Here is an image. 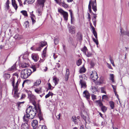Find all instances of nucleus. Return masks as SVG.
<instances>
[{"label": "nucleus", "mask_w": 129, "mask_h": 129, "mask_svg": "<svg viewBox=\"0 0 129 129\" xmlns=\"http://www.w3.org/2000/svg\"><path fill=\"white\" fill-rule=\"evenodd\" d=\"M92 6V8L93 11L95 12H96L97 11L96 3V0H90L89 2V4L88 6V9L89 12L91 13L93 15V16L92 18V21L93 24L95 27L96 26V22L97 20L96 18L97 17V14H94L93 13L91 10V6Z\"/></svg>", "instance_id": "1"}, {"label": "nucleus", "mask_w": 129, "mask_h": 129, "mask_svg": "<svg viewBox=\"0 0 129 129\" xmlns=\"http://www.w3.org/2000/svg\"><path fill=\"white\" fill-rule=\"evenodd\" d=\"M37 106H34V108H32V107L29 106L26 110V114H25L23 119L24 121H28V119H33L37 113Z\"/></svg>", "instance_id": "2"}, {"label": "nucleus", "mask_w": 129, "mask_h": 129, "mask_svg": "<svg viewBox=\"0 0 129 129\" xmlns=\"http://www.w3.org/2000/svg\"><path fill=\"white\" fill-rule=\"evenodd\" d=\"M32 72L30 69H25L21 72V77L23 79H26L31 74Z\"/></svg>", "instance_id": "3"}, {"label": "nucleus", "mask_w": 129, "mask_h": 129, "mask_svg": "<svg viewBox=\"0 0 129 129\" xmlns=\"http://www.w3.org/2000/svg\"><path fill=\"white\" fill-rule=\"evenodd\" d=\"M20 80L18 79L16 82L15 85H14V77L11 78L10 80V82L12 84V85L13 86V89L18 90V87L19 85L20 82Z\"/></svg>", "instance_id": "4"}, {"label": "nucleus", "mask_w": 129, "mask_h": 129, "mask_svg": "<svg viewBox=\"0 0 129 129\" xmlns=\"http://www.w3.org/2000/svg\"><path fill=\"white\" fill-rule=\"evenodd\" d=\"M28 98L30 101L32 102L34 106H37L36 103L35 102L36 100L35 96L31 93L28 94Z\"/></svg>", "instance_id": "5"}, {"label": "nucleus", "mask_w": 129, "mask_h": 129, "mask_svg": "<svg viewBox=\"0 0 129 129\" xmlns=\"http://www.w3.org/2000/svg\"><path fill=\"white\" fill-rule=\"evenodd\" d=\"M81 116L84 120L86 123H89L90 122V119L87 112H82L81 113Z\"/></svg>", "instance_id": "6"}, {"label": "nucleus", "mask_w": 129, "mask_h": 129, "mask_svg": "<svg viewBox=\"0 0 129 129\" xmlns=\"http://www.w3.org/2000/svg\"><path fill=\"white\" fill-rule=\"evenodd\" d=\"M58 11L63 16L64 19L66 21L68 20V13L64 11L61 9H58Z\"/></svg>", "instance_id": "7"}, {"label": "nucleus", "mask_w": 129, "mask_h": 129, "mask_svg": "<svg viewBox=\"0 0 129 129\" xmlns=\"http://www.w3.org/2000/svg\"><path fill=\"white\" fill-rule=\"evenodd\" d=\"M92 73L90 74V77L94 80H96L98 78V74L96 71H92Z\"/></svg>", "instance_id": "8"}, {"label": "nucleus", "mask_w": 129, "mask_h": 129, "mask_svg": "<svg viewBox=\"0 0 129 129\" xmlns=\"http://www.w3.org/2000/svg\"><path fill=\"white\" fill-rule=\"evenodd\" d=\"M25 123L22 124L21 127V129H29V125L28 123V121L26 122L24 121Z\"/></svg>", "instance_id": "9"}, {"label": "nucleus", "mask_w": 129, "mask_h": 129, "mask_svg": "<svg viewBox=\"0 0 129 129\" xmlns=\"http://www.w3.org/2000/svg\"><path fill=\"white\" fill-rule=\"evenodd\" d=\"M18 90H13V92H14V97L16 99H18L20 96L21 93L18 92Z\"/></svg>", "instance_id": "10"}, {"label": "nucleus", "mask_w": 129, "mask_h": 129, "mask_svg": "<svg viewBox=\"0 0 129 129\" xmlns=\"http://www.w3.org/2000/svg\"><path fill=\"white\" fill-rule=\"evenodd\" d=\"M38 124V121L37 120H33L31 122V125L34 129H36Z\"/></svg>", "instance_id": "11"}, {"label": "nucleus", "mask_w": 129, "mask_h": 129, "mask_svg": "<svg viewBox=\"0 0 129 129\" xmlns=\"http://www.w3.org/2000/svg\"><path fill=\"white\" fill-rule=\"evenodd\" d=\"M80 83L81 85V88H85L86 87V83L82 79V80L80 79Z\"/></svg>", "instance_id": "12"}, {"label": "nucleus", "mask_w": 129, "mask_h": 129, "mask_svg": "<svg viewBox=\"0 0 129 129\" xmlns=\"http://www.w3.org/2000/svg\"><path fill=\"white\" fill-rule=\"evenodd\" d=\"M31 57L32 59L35 62L37 61L39 59V57L37 54L33 53L31 55Z\"/></svg>", "instance_id": "13"}, {"label": "nucleus", "mask_w": 129, "mask_h": 129, "mask_svg": "<svg viewBox=\"0 0 129 129\" xmlns=\"http://www.w3.org/2000/svg\"><path fill=\"white\" fill-rule=\"evenodd\" d=\"M46 1V0H37L38 5L43 7L44 6V4Z\"/></svg>", "instance_id": "14"}, {"label": "nucleus", "mask_w": 129, "mask_h": 129, "mask_svg": "<svg viewBox=\"0 0 129 129\" xmlns=\"http://www.w3.org/2000/svg\"><path fill=\"white\" fill-rule=\"evenodd\" d=\"M70 32L71 34H74L75 33V28L74 26H71L69 28Z\"/></svg>", "instance_id": "15"}, {"label": "nucleus", "mask_w": 129, "mask_h": 129, "mask_svg": "<svg viewBox=\"0 0 129 129\" xmlns=\"http://www.w3.org/2000/svg\"><path fill=\"white\" fill-rule=\"evenodd\" d=\"M83 96L85 97L87 99H88L90 97V95L88 91L87 90L83 92Z\"/></svg>", "instance_id": "16"}, {"label": "nucleus", "mask_w": 129, "mask_h": 129, "mask_svg": "<svg viewBox=\"0 0 129 129\" xmlns=\"http://www.w3.org/2000/svg\"><path fill=\"white\" fill-rule=\"evenodd\" d=\"M16 63L14 64L11 68H9V71L13 72L15 71L16 69Z\"/></svg>", "instance_id": "17"}, {"label": "nucleus", "mask_w": 129, "mask_h": 129, "mask_svg": "<svg viewBox=\"0 0 129 129\" xmlns=\"http://www.w3.org/2000/svg\"><path fill=\"white\" fill-rule=\"evenodd\" d=\"M69 71L68 69H67L66 70V73L65 76V80L67 81L69 78Z\"/></svg>", "instance_id": "18"}, {"label": "nucleus", "mask_w": 129, "mask_h": 129, "mask_svg": "<svg viewBox=\"0 0 129 129\" xmlns=\"http://www.w3.org/2000/svg\"><path fill=\"white\" fill-rule=\"evenodd\" d=\"M42 7H41V8L40 9H38L37 10V13L38 14V15L39 16H41L42 14Z\"/></svg>", "instance_id": "19"}, {"label": "nucleus", "mask_w": 129, "mask_h": 129, "mask_svg": "<svg viewBox=\"0 0 129 129\" xmlns=\"http://www.w3.org/2000/svg\"><path fill=\"white\" fill-rule=\"evenodd\" d=\"M58 79L56 77H53V81L55 83V85H56L58 83L59 81Z\"/></svg>", "instance_id": "20"}, {"label": "nucleus", "mask_w": 129, "mask_h": 129, "mask_svg": "<svg viewBox=\"0 0 129 129\" xmlns=\"http://www.w3.org/2000/svg\"><path fill=\"white\" fill-rule=\"evenodd\" d=\"M41 87L36 88L35 89V91L37 93L39 94L41 92Z\"/></svg>", "instance_id": "21"}, {"label": "nucleus", "mask_w": 129, "mask_h": 129, "mask_svg": "<svg viewBox=\"0 0 129 129\" xmlns=\"http://www.w3.org/2000/svg\"><path fill=\"white\" fill-rule=\"evenodd\" d=\"M81 50L86 55V52H87L88 49L87 47L84 46V47L81 49Z\"/></svg>", "instance_id": "22"}, {"label": "nucleus", "mask_w": 129, "mask_h": 129, "mask_svg": "<svg viewBox=\"0 0 129 129\" xmlns=\"http://www.w3.org/2000/svg\"><path fill=\"white\" fill-rule=\"evenodd\" d=\"M109 104L111 107V109H114L115 107L114 103L113 101H110L109 102Z\"/></svg>", "instance_id": "23"}, {"label": "nucleus", "mask_w": 129, "mask_h": 129, "mask_svg": "<svg viewBox=\"0 0 129 129\" xmlns=\"http://www.w3.org/2000/svg\"><path fill=\"white\" fill-rule=\"evenodd\" d=\"M23 37L19 35L16 34L14 37V38L18 40H19L22 39Z\"/></svg>", "instance_id": "24"}, {"label": "nucleus", "mask_w": 129, "mask_h": 129, "mask_svg": "<svg viewBox=\"0 0 129 129\" xmlns=\"http://www.w3.org/2000/svg\"><path fill=\"white\" fill-rule=\"evenodd\" d=\"M47 127L45 125H39L37 128V129H47Z\"/></svg>", "instance_id": "25"}, {"label": "nucleus", "mask_w": 129, "mask_h": 129, "mask_svg": "<svg viewBox=\"0 0 129 129\" xmlns=\"http://www.w3.org/2000/svg\"><path fill=\"white\" fill-rule=\"evenodd\" d=\"M41 82V81L40 79L37 80L35 82L34 84V85L35 86H38L39 85Z\"/></svg>", "instance_id": "26"}, {"label": "nucleus", "mask_w": 129, "mask_h": 129, "mask_svg": "<svg viewBox=\"0 0 129 129\" xmlns=\"http://www.w3.org/2000/svg\"><path fill=\"white\" fill-rule=\"evenodd\" d=\"M86 71L85 68L83 66L81 68L79 71V72L80 73H84Z\"/></svg>", "instance_id": "27"}, {"label": "nucleus", "mask_w": 129, "mask_h": 129, "mask_svg": "<svg viewBox=\"0 0 129 129\" xmlns=\"http://www.w3.org/2000/svg\"><path fill=\"white\" fill-rule=\"evenodd\" d=\"M114 76L113 74H110V79L113 82H114Z\"/></svg>", "instance_id": "28"}, {"label": "nucleus", "mask_w": 129, "mask_h": 129, "mask_svg": "<svg viewBox=\"0 0 129 129\" xmlns=\"http://www.w3.org/2000/svg\"><path fill=\"white\" fill-rule=\"evenodd\" d=\"M29 64L26 63H22L21 65V67L23 68L27 67L29 66Z\"/></svg>", "instance_id": "29"}, {"label": "nucleus", "mask_w": 129, "mask_h": 129, "mask_svg": "<svg viewBox=\"0 0 129 129\" xmlns=\"http://www.w3.org/2000/svg\"><path fill=\"white\" fill-rule=\"evenodd\" d=\"M92 33L94 36L95 37V39H97V34L95 30V29L92 30Z\"/></svg>", "instance_id": "30"}, {"label": "nucleus", "mask_w": 129, "mask_h": 129, "mask_svg": "<svg viewBox=\"0 0 129 129\" xmlns=\"http://www.w3.org/2000/svg\"><path fill=\"white\" fill-rule=\"evenodd\" d=\"M20 12L25 16H27L28 15L27 14V12L25 10H23L21 11Z\"/></svg>", "instance_id": "31"}, {"label": "nucleus", "mask_w": 129, "mask_h": 129, "mask_svg": "<svg viewBox=\"0 0 129 129\" xmlns=\"http://www.w3.org/2000/svg\"><path fill=\"white\" fill-rule=\"evenodd\" d=\"M91 91L93 93H94L96 91L95 87L94 86H92L91 88Z\"/></svg>", "instance_id": "32"}, {"label": "nucleus", "mask_w": 129, "mask_h": 129, "mask_svg": "<svg viewBox=\"0 0 129 129\" xmlns=\"http://www.w3.org/2000/svg\"><path fill=\"white\" fill-rule=\"evenodd\" d=\"M101 109L102 111L105 112L107 110V108L105 106H102L101 107Z\"/></svg>", "instance_id": "33"}, {"label": "nucleus", "mask_w": 129, "mask_h": 129, "mask_svg": "<svg viewBox=\"0 0 129 129\" xmlns=\"http://www.w3.org/2000/svg\"><path fill=\"white\" fill-rule=\"evenodd\" d=\"M47 43L45 42H41V43L40 46L42 47H43L44 46H46L47 45Z\"/></svg>", "instance_id": "34"}, {"label": "nucleus", "mask_w": 129, "mask_h": 129, "mask_svg": "<svg viewBox=\"0 0 129 129\" xmlns=\"http://www.w3.org/2000/svg\"><path fill=\"white\" fill-rule=\"evenodd\" d=\"M46 48L47 47L45 48L44 49L43 51V54L42 55V57H43H43H45L46 56Z\"/></svg>", "instance_id": "35"}, {"label": "nucleus", "mask_w": 129, "mask_h": 129, "mask_svg": "<svg viewBox=\"0 0 129 129\" xmlns=\"http://www.w3.org/2000/svg\"><path fill=\"white\" fill-rule=\"evenodd\" d=\"M31 18L32 20V23L33 24H34V23H35V22H36V21L35 20V16L34 15L32 16L31 17Z\"/></svg>", "instance_id": "36"}, {"label": "nucleus", "mask_w": 129, "mask_h": 129, "mask_svg": "<svg viewBox=\"0 0 129 129\" xmlns=\"http://www.w3.org/2000/svg\"><path fill=\"white\" fill-rule=\"evenodd\" d=\"M53 95V93L51 92H49V93L46 95L45 98H48L50 96H52Z\"/></svg>", "instance_id": "37"}, {"label": "nucleus", "mask_w": 129, "mask_h": 129, "mask_svg": "<svg viewBox=\"0 0 129 129\" xmlns=\"http://www.w3.org/2000/svg\"><path fill=\"white\" fill-rule=\"evenodd\" d=\"M35 0H25V2H27L29 4H32L34 2Z\"/></svg>", "instance_id": "38"}, {"label": "nucleus", "mask_w": 129, "mask_h": 129, "mask_svg": "<svg viewBox=\"0 0 129 129\" xmlns=\"http://www.w3.org/2000/svg\"><path fill=\"white\" fill-rule=\"evenodd\" d=\"M54 41L55 44H57L58 43V38L57 37L55 38L54 40Z\"/></svg>", "instance_id": "39"}, {"label": "nucleus", "mask_w": 129, "mask_h": 129, "mask_svg": "<svg viewBox=\"0 0 129 129\" xmlns=\"http://www.w3.org/2000/svg\"><path fill=\"white\" fill-rule=\"evenodd\" d=\"M36 110H37V112H38L39 114H40V113H41V109H40V107L39 106V105L38 106V108H37V107Z\"/></svg>", "instance_id": "40"}, {"label": "nucleus", "mask_w": 129, "mask_h": 129, "mask_svg": "<svg viewBox=\"0 0 129 129\" xmlns=\"http://www.w3.org/2000/svg\"><path fill=\"white\" fill-rule=\"evenodd\" d=\"M111 86L113 88V91L114 93H116V86L115 85H111Z\"/></svg>", "instance_id": "41"}, {"label": "nucleus", "mask_w": 129, "mask_h": 129, "mask_svg": "<svg viewBox=\"0 0 129 129\" xmlns=\"http://www.w3.org/2000/svg\"><path fill=\"white\" fill-rule=\"evenodd\" d=\"M92 39H93V41L96 44V45H98L99 44V42H98V39H95L94 38H92Z\"/></svg>", "instance_id": "42"}, {"label": "nucleus", "mask_w": 129, "mask_h": 129, "mask_svg": "<svg viewBox=\"0 0 129 129\" xmlns=\"http://www.w3.org/2000/svg\"><path fill=\"white\" fill-rule=\"evenodd\" d=\"M82 63L81 60V59H79L78 61L77 62L76 64L78 66H79Z\"/></svg>", "instance_id": "43"}, {"label": "nucleus", "mask_w": 129, "mask_h": 129, "mask_svg": "<svg viewBox=\"0 0 129 129\" xmlns=\"http://www.w3.org/2000/svg\"><path fill=\"white\" fill-rule=\"evenodd\" d=\"M72 119L73 121L75 123H76L77 122L76 121V117L75 116H73L72 117Z\"/></svg>", "instance_id": "44"}, {"label": "nucleus", "mask_w": 129, "mask_h": 129, "mask_svg": "<svg viewBox=\"0 0 129 129\" xmlns=\"http://www.w3.org/2000/svg\"><path fill=\"white\" fill-rule=\"evenodd\" d=\"M23 59H26L27 60H28V55L27 54L24 55L23 56Z\"/></svg>", "instance_id": "45"}, {"label": "nucleus", "mask_w": 129, "mask_h": 129, "mask_svg": "<svg viewBox=\"0 0 129 129\" xmlns=\"http://www.w3.org/2000/svg\"><path fill=\"white\" fill-rule=\"evenodd\" d=\"M20 96H21L20 99H22L25 98V95L24 94L20 93Z\"/></svg>", "instance_id": "46"}, {"label": "nucleus", "mask_w": 129, "mask_h": 129, "mask_svg": "<svg viewBox=\"0 0 129 129\" xmlns=\"http://www.w3.org/2000/svg\"><path fill=\"white\" fill-rule=\"evenodd\" d=\"M29 22L27 21H26L25 22L24 24L26 28H27L28 27L29 25Z\"/></svg>", "instance_id": "47"}, {"label": "nucleus", "mask_w": 129, "mask_h": 129, "mask_svg": "<svg viewBox=\"0 0 129 129\" xmlns=\"http://www.w3.org/2000/svg\"><path fill=\"white\" fill-rule=\"evenodd\" d=\"M101 92L105 93H106V92L105 91L104 88L102 87L101 88Z\"/></svg>", "instance_id": "48"}, {"label": "nucleus", "mask_w": 129, "mask_h": 129, "mask_svg": "<svg viewBox=\"0 0 129 129\" xmlns=\"http://www.w3.org/2000/svg\"><path fill=\"white\" fill-rule=\"evenodd\" d=\"M12 6L15 9V10H16L18 8V6L17 4L16 3L14 5H12Z\"/></svg>", "instance_id": "49"}, {"label": "nucleus", "mask_w": 129, "mask_h": 129, "mask_svg": "<svg viewBox=\"0 0 129 129\" xmlns=\"http://www.w3.org/2000/svg\"><path fill=\"white\" fill-rule=\"evenodd\" d=\"M89 24H90V26L92 30H93L94 29H95V28L94 27L92 26V24L91 22H90V21L89 22Z\"/></svg>", "instance_id": "50"}, {"label": "nucleus", "mask_w": 129, "mask_h": 129, "mask_svg": "<svg viewBox=\"0 0 129 129\" xmlns=\"http://www.w3.org/2000/svg\"><path fill=\"white\" fill-rule=\"evenodd\" d=\"M91 97L92 99L93 100H94L96 99V96L93 94H92L91 95Z\"/></svg>", "instance_id": "51"}, {"label": "nucleus", "mask_w": 129, "mask_h": 129, "mask_svg": "<svg viewBox=\"0 0 129 129\" xmlns=\"http://www.w3.org/2000/svg\"><path fill=\"white\" fill-rule=\"evenodd\" d=\"M103 83V80L102 79L101 80L98 82L97 84L98 85H100V84L102 83Z\"/></svg>", "instance_id": "52"}, {"label": "nucleus", "mask_w": 129, "mask_h": 129, "mask_svg": "<svg viewBox=\"0 0 129 129\" xmlns=\"http://www.w3.org/2000/svg\"><path fill=\"white\" fill-rule=\"evenodd\" d=\"M4 76L5 79H7L8 77V74H5L4 75Z\"/></svg>", "instance_id": "53"}, {"label": "nucleus", "mask_w": 129, "mask_h": 129, "mask_svg": "<svg viewBox=\"0 0 129 129\" xmlns=\"http://www.w3.org/2000/svg\"><path fill=\"white\" fill-rule=\"evenodd\" d=\"M61 114L60 113L57 116H56V118L58 120H59L60 119Z\"/></svg>", "instance_id": "54"}, {"label": "nucleus", "mask_w": 129, "mask_h": 129, "mask_svg": "<svg viewBox=\"0 0 129 129\" xmlns=\"http://www.w3.org/2000/svg\"><path fill=\"white\" fill-rule=\"evenodd\" d=\"M98 103H99L100 106H103L102 103L100 101H97Z\"/></svg>", "instance_id": "55"}, {"label": "nucleus", "mask_w": 129, "mask_h": 129, "mask_svg": "<svg viewBox=\"0 0 129 129\" xmlns=\"http://www.w3.org/2000/svg\"><path fill=\"white\" fill-rule=\"evenodd\" d=\"M8 0L7 1L6 3V8L7 10H8Z\"/></svg>", "instance_id": "56"}, {"label": "nucleus", "mask_w": 129, "mask_h": 129, "mask_svg": "<svg viewBox=\"0 0 129 129\" xmlns=\"http://www.w3.org/2000/svg\"><path fill=\"white\" fill-rule=\"evenodd\" d=\"M13 129H19L18 126L17 125H15L14 126Z\"/></svg>", "instance_id": "57"}, {"label": "nucleus", "mask_w": 129, "mask_h": 129, "mask_svg": "<svg viewBox=\"0 0 129 129\" xmlns=\"http://www.w3.org/2000/svg\"><path fill=\"white\" fill-rule=\"evenodd\" d=\"M41 47L40 46L39 47L37 48L35 50H36L40 51L41 49Z\"/></svg>", "instance_id": "58"}, {"label": "nucleus", "mask_w": 129, "mask_h": 129, "mask_svg": "<svg viewBox=\"0 0 129 129\" xmlns=\"http://www.w3.org/2000/svg\"><path fill=\"white\" fill-rule=\"evenodd\" d=\"M60 64L58 63H56V68L57 67L59 68L60 67Z\"/></svg>", "instance_id": "59"}, {"label": "nucleus", "mask_w": 129, "mask_h": 129, "mask_svg": "<svg viewBox=\"0 0 129 129\" xmlns=\"http://www.w3.org/2000/svg\"><path fill=\"white\" fill-rule=\"evenodd\" d=\"M87 57L90 56L92 54L89 52H87V54H86V55Z\"/></svg>", "instance_id": "60"}, {"label": "nucleus", "mask_w": 129, "mask_h": 129, "mask_svg": "<svg viewBox=\"0 0 129 129\" xmlns=\"http://www.w3.org/2000/svg\"><path fill=\"white\" fill-rule=\"evenodd\" d=\"M107 96L106 95H104L102 96V99H106L107 98Z\"/></svg>", "instance_id": "61"}, {"label": "nucleus", "mask_w": 129, "mask_h": 129, "mask_svg": "<svg viewBox=\"0 0 129 129\" xmlns=\"http://www.w3.org/2000/svg\"><path fill=\"white\" fill-rule=\"evenodd\" d=\"M82 35L81 34H80L79 37H78V38L80 40H81L82 39Z\"/></svg>", "instance_id": "62"}, {"label": "nucleus", "mask_w": 129, "mask_h": 129, "mask_svg": "<svg viewBox=\"0 0 129 129\" xmlns=\"http://www.w3.org/2000/svg\"><path fill=\"white\" fill-rule=\"evenodd\" d=\"M12 5L16 3L15 0H12Z\"/></svg>", "instance_id": "63"}, {"label": "nucleus", "mask_w": 129, "mask_h": 129, "mask_svg": "<svg viewBox=\"0 0 129 129\" xmlns=\"http://www.w3.org/2000/svg\"><path fill=\"white\" fill-rule=\"evenodd\" d=\"M107 66L110 69H112L111 66L108 63H107Z\"/></svg>", "instance_id": "64"}]
</instances>
